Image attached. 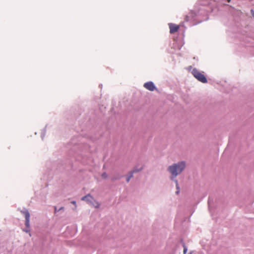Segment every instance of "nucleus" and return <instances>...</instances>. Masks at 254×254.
Masks as SVG:
<instances>
[{
    "instance_id": "nucleus-1",
    "label": "nucleus",
    "mask_w": 254,
    "mask_h": 254,
    "mask_svg": "<svg viewBox=\"0 0 254 254\" xmlns=\"http://www.w3.org/2000/svg\"><path fill=\"white\" fill-rule=\"evenodd\" d=\"M186 167V163L185 161H181L178 163H174L172 165L169 166L168 171L171 174V179L175 182L176 189L180 190V187L178 184V181L175 178L181 174Z\"/></svg>"
},
{
    "instance_id": "nucleus-2",
    "label": "nucleus",
    "mask_w": 254,
    "mask_h": 254,
    "mask_svg": "<svg viewBox=\"0 0 254 254\" xmlns=\"http://www.w3.org/2000/svg\"><path fill=\"white\" fill-rule=\"evenodd\" d=\"M21 213L24 215L25 217V226L26 227V228L25 229H23V231L29 233L30 231V213L28 209L26 208H23L22 210L20 211Z\"/></svg>"
},
{
    "instance_id": "nucleus-3",
    "label": "nucleus",
    "mask_w": 254,
    "mask_h": 254,
    "mask_svg": "<svg viewBox=\"0 0 254 254\" xmlns=\"http://www.w3.org/2000/svg\"><path fill=\"white\" fill-rule=\"evenodd\" d=\"M191 73L196 79L202 83H205L207 82L206 77L204 75L200 72L196 68H193L192 70Z\"/></svg>"
},
{
    "instance_id": "nucleus-4",
    "label": "nucleus",
    "mask_w": 254,
    "mask_h": 254,
    "mask_svg": "<svg viewBox=\"0 0 254 254\" xmlns=\"http://www.w3.org/2000/svg\"><path fill=\"white\" fill-rule=\"evenodd\" d=\"M81 200L86 201L88 204L93 206L97 208L99 206V203L96 201L93 196L90 194H88L82 197Z\"/></svg>"
},
{
    "instance_id": "nucleus-5",
    "label": "nucleus",
    "mask_w": 254,
    "mask_h": 254,
    "mask_svg": "<svg viewBox=\"0 0 254 254\" xmlns=\"http://www.w3.org/2000/svg\"><path fill=\"white\" fill-rule=\"evenodd\" d=\"M143 86L149 91H153L156 87L152 81H148L144 84Z\"/></svg>"
},
{
    "instance_id": "nucleus-6",
    "label": "nucleus",
    "mask_w": 254,
    "mask_h": 254,
    "mask_svg": "<svg viewBox=\"0 0 254 254\" xmlns=\"http://www.w3.org/2000/svg\"><path fill=\"white\" fill-rule=\"evenodd\" d=\"M170 33H173L177 31L179 28V26L173 23L169 24Z\"/></svg>"
},
{
    "instance_id": "nucleus-7",
    "label": "nucleus",
    "mask_w": 254,
    "mask_h": 254,
    "mask_svg": "<svg viewBox=\"0 0 254 254\" xmlns=\"http://www.w3.org/2000/svg\"><path fill=\"white\" fill-rule=\"evenodd\" d=\"M46 133V126L43 129L41 132V138L43 140Z\"/></svg>"
},
{
    "instance_id": "nucleus-8",
    "label": "nucleus",
    "mask_w": 254,
    "mask_h": 254,
    "mask_svg": "<svg viewBox=\"0 0 254 254\" xmlns=\"http://www.w3.org/2000/svg\"><path fill=\"white\" fill-rule=\"evenodd\" d=\"M133 177V172H129V175L127 176L126 178V181L127 182H129L130 179Z\"/></svg>"
},
{
    "instance_id": "nucleus-9",
    "label": "nucleus",
    "mask_w": 254,
    "mask_h": 254,
    "mask_svg": "<svg viewBox=\"0 0 254 254\" xmlns=\"http://www.w3.org/2000/svg\"><path fill=\"white\" fill-rule=\"evenodd\" d=\"M142 169H143L142 167H141L139 169L134 168L131 171H130V172H133V174L134 173H136V172L141 171L142 170Z\"/></svg>"
},
{
    "instance_id": "nucleus-10",
    "label": "nucleus",
    "mask_w": 254,
    "mask_h": 254,
    "mask_svg": "<svg viewBox=\"0 0 254 254\" xmlns=\"http://www.w3.org/2000/svg\"><path fill=\"white\" fill-rule=\"evenodd\" d=\"M122 177H123V176H118V177H113L111 178V181L112 182H114L116 180L120 179Z\"/></svg>"
},
{
    "instance_id": "nucleus-11",
    "label": "nucleus",
    "mask_w": 254,
    "mask_h": 254,
    "mask_svg": "<svg viewBox=\"0 0 254 254\" xmlns=\"http://www.w3.org/2000/svg\"><path fill=\"white\" fill-rule=\"evenodd\" d=\"M183 247L184 248L183 253L184 254H186L188 251V248L184 243L183 244Z\"/></svg>"
},
{
    "instance_id": "nucleus-12",
    "label": "nucleus",
    "mask_w": 254,
    "mask_h": 254,
    "mask_svg": "<svg viewBox=\"0 0 254 254\" xmlns=\"http://www.w3.org/2000/svg\"><path fill=\"white\" fill-rule=\"evenodd\" d=\"M101 176L103 179H107L108 178V175L106 172L102 173Z\"/></svg>"
},
{
    "instance_id": "nucleus-13",
    "label": "nucleus",
    "mask_w": 254,
    "mask_h": 254,
    "mask_svg": "<svg viewBox=\"0 0 254 254\" xmlns=\"http://www.w3.org/2000/svg\"><path fill=\"white\" fill-rule=\"evenodd\" d=\"M189 17L188 16H186L185 17V21H189Z\"/></svg>"
},
{
    "instance_id": "nucleus-14",
    "label": "nucleus",
    "mask_w": 254,
    "mask_h": 254,
    "mask_svg": "<svg viewBox=\"0 0 254 254\" xmlns=\"http://www.w3.org/2000/svg\"><path fill=\"white\" fill-rule=\"evenodd\" d=\"M55 212H57L59 211H58V209H57V208L56 207H55Z\"/></svg>"
},
{
    "instance_id": "nucleus-15",
    "label": "nucleus",
    "mask_w": 254,
    "mask_h": 254,
    "mask_svg": "<svg viewBox=\"0 0 254 254\" xmlns=\"http://www.w3.org/2000/svg\"><path fill=\"white\" fill-rule=\"evenodd\" d=\"M64 209V207H60L59 209H58V211H60L61 210H63Z\"/></svg>"
},
{
    "instance_id": "nucleus-16",
    "label": "nucleus",
    "mask_w": 254,
    "mask_h": 254,
    "mask_svg": "<svg viewBox=\"0 0 254 254\" xmlns=\"http://www.w3.org/2000/svg\"><path fill=\"white\" fill-rule=\"evenodd\" d=\"M210 198H208V206H209L210 205Z\"/></svg>"
},
{
    "instance_id": "nucleus-17",
    "label": "nucleus",
    "mask_w": 254,
    "mask_h": 254,
    "mask_svg": "<svg viewBox=\"0 0 254 254\" xmlns=\"http://www.w3.org/2000/svg\"><path fill=\"white\" fill-rule=\"evenodd\" d=\"M71 203L74 204V205H76V201H74V200H73L71 201Z\"/></svg>"
},
{
    "instance_id": "nucleus-18",
    "label": "nucleus",
    "mask_w": 254,
    "mask_h": 254,
    "mask_svg": "<svg viewBox=\"0 0 254 254\" xmlns=\"http://www.w3.org/2000/svg\"><path fill=\"white\" fill-rule=\"evenodd\" d=\"M180 192V190H177L176 191V193L178 194Z\"/></svg>"
},
{
    "instance_id": "nucleus-19",
    "label": "nucleus",
    "mask_w": 254,
    "mask_h": 254,
    "mask_svg": "<svg viewBox=\"0 0 254 254\" xmlns=\"http://www.w3.org/2000/svg\"><path fill=\"white\" fill-rule=\"evenodd\" d=\"M102 86H103V85H102V84H99V87H100L101 88H102Z\"/></svg>"
},
{
    "instance_id": "nucleus-20",
    "label": "nucleus",
    "mask_w": 254,
    "mask_h": 254,
    "mask_svg": "<svg viewBox=\"0 0 254 254\" xmlns=\"http://www.w3.org/2000/svg\"><path fill=\"white\" fill-rule=\"evenodd\" d=\"M253 16H254V13H253Z\"/></svg>"
},
{
    "instance_id": "nucleus-21",
    "label": "nucleus",
    "mask_w": 254,
    "mask_h": 254,
    "mask_svg": "<svg viewBox=\"0 0 254 254\" xmlns=\"http://www.w3.org/2000/svg\"><path fill=\"white\" fill-rule=\"evenodd\" d=\"M228 1L229 2L230 1V0H228Z\"/></svg>"
},
{
    "instance_id": "nucleus-22",
    "label": "nucleus",
    "mask_w": 254,
    "mask_h": 254,
    "mask_svg": "<svg viewBox=\"0 0 254 254\" xmlns=\"http://www.w3.org/2000/svg\"><path fill=\"white\" fill-rule=\"evenodd\" d=\"M189 254H191V252H190Z\"/></svg>"
}]
</instances>
